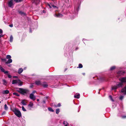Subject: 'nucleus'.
Instances as JSON below:
<instances>
[{"label":"nucleus","mask_w":126,"mask_h":126,"mask_svg":"<svg viewBox=\"0 0 126 126\" xmlns=\"http://www.w3.org/2000/svg\"><path fill=\"white\" fill-rule=\"evenodd\" d=\"M22 110L24 111H26V110L25 109L24 107L23 106H22Z\"/></svg>","instance_id":"34"},{"label":"nucleus","mask_w":126,"mask_h":126,"mask_svg":"<svg viewBox=\"0 0 126 126\" xmlns=\"http://www.w3.org/2000/svg\"><path fill=\"white\" fill-rule=\"evenodd\" d=\"M1 60L3 62H6L7 61V60L6 59L1 58Z\"/></svg>","instance_id":"29"},{"label":"nucleus","mask_w":126,"mask_h":126,"mask_svg":"<svg viewBox=\"0 0 126 126\" xmlns=\"http://www.w3.org/2000/svg\"><path fill=\"white\" fill-rule=\"evenodd\" d=\"M30 32H31V30H30Z\"/></svg>","instance_id":"55"},{"label":"nucleus","mask_w":126,"mask_h":126,"mask_svg":"<svg viewBox=\"0 0 126 126\" xmlns=\"http://www.w3.org/2000/svg\"><path fill=\"white\" fill-rule=\"evenodd\" d=\"M1 102L0 101V103Z\"/></svg>","instance_id":"60"},{"label":"nucleus","mask_w":126,"mask_h":126,"mask_svg":"<svg viewBox=\"0 0 126 126\" xmlns=\"http://www.w3.org/2000/svg\"><path fill=\"white\" fill-rule=\"evenodd\" d=\"M37 101H39V99H37Z\"/></svg>","instance_id":"50"},{"label":"nucleus","mask_w":126,"mask_h":126,"mask_svg":"<svg viewBox=\"0 0 126 126\" xmlns=\"http://www.w3.org/2000/svg\"><path fill=\"white\" fill-rule=\"evenodd\" d=\"M122 117L123 118H126V116H122Z\"/></svg>","instance_id":"44"},{"label":"nucleus","mask_w":126,"mask_h":126,"mask_svg":"<svg viewBox=\"0 0 126 126\" xmlns=\"http://www.w3.org/2000/svg\"><path fill=\"white\" fill-rule=\"evenodd\" d=\"M12 110L18 117H20L21 116V113L18 110L15 108L12 109Z\"/></svg>","instance_id":"1"},{"label":"nucleus","mask_w":126,"mask_h":126,"mask_svg":"<svg viewBox=\"0 0 126 126\" xmlns=\"http://www.w3.org/2000/svg\"><path fill=\"white\" fill-rule=\"evenodd\" d=\"M23 0H19V1H20V2L22 1Z\"/></svg>","instance_id":"51"},{"label":"nucleus","mask_w":126,"mask_h":126,"mask_svg":"<svg viewBox=\"0 0 126 126\" xmlns=\"http://www.w3.org/2000/svg\"><path fill=\"white\" fill-rule=\"evenodd\" d=\"M54 8V9H57V7L56 6H54V5H51Z\"/></svg>","instance_id":"35"},{"label":"nucleus","mask_w":126,"mask_h":126,"mask_svg":"<svg viewBox=\"0 0 126 126\" xmlns=\"http://www.w3.org/2000/svg\"><path fill=\"white\" fill-rule=\"evenodd\" d=\"M48 6H49V7L50 8H51V7L50 5L49 4H48Z\"/></svg>","instance_id":"47"},{"label":"nucleus","mask_w":126,"mask_h":126,"mask_svg":"<svg viewBox=\"0 0 126 126\" xmlns=\"http://www.w3.org/2000/svg\"><path fill=\"white\" fill-rule=\"evenodd\" d=\"M115 68V66H112L111 67L110 69L111 70H112L114 69Z\"/></svg>","instance_id":"36"},{"label":"nucleus","mask_w":126,"mask_h":126,"mask_svg":"<svg viewBox=\"0 0 126 126\" xmlns=\"http://www.w3.org/2000/svg\"><path fill=\"white\" fill-rule=\"evenodd\" d=\"M30 98L33 101H34L35 99V96L33 94H30Z\"/></svg>","instance_id":"5"},{"label":"nucleus","mask_w":126,"mask_h":126,"mask_svg":"<svg viewBox=\"0 0 126 126\" xmlns=\"http://www.w3.org/2000/svg\"><path fill=\"white\" fill-rule=\"evenodd\" d=\"M41 84L43 86V87H46L48 86L46 82L44 83Z\"/></svg>","instance_id":"19"},{"label":"nucleus","mask_w":126,"mask_h":126,"mask_svg":"<svg viewBox=\"0 0 126 126\" xmlns=\"http://www.w3.org/2000/svg\"><path fill=\"white\" fill-rule=\"evenodd\" d=\"M117 73L119 75H123L125 73V72L123 71H119Z\"/></svg>","instance_id":"9"},{"label":"nucleus","mask_w":126,"mask_h":126,"mask_svg":"<svg viewBox=\"0 0 126 126\" xmlns=\"http://www.w3.org/2000/svg\"><path fill=\"white\" fill-rule=\"evenodd\" d=\"M14 1L16 2H20V1H19V0H14Z\"/></svg>","instance_id":"39"},{"label":"nucleus","mask_w":126,"mask_h":126,"mask_svg":"<svg viewBox=\"0 0 126 126\" xmlns=\"http://www.w3.org/2000/svg\"><path fill=\"white\" fill-rule=\"evenodd\" d=\"M9 66H11V65H9Z\"/></svg>","instance_id":"53"},{"label":"nucleus","mask_w":126,"mask_h":126,"mask_svg":"<svg viewBox=\"0 0 126 126\" xmlns=\"http://www.w3.org/2000/svg\"><path fill=\"white\" fill-rule=\"evenodd\" d=\"M121 92L125 94H126V86L124 88L122 89Z\"/></svg>","instance_id":"7"},{"label":"nucleus","mask_w":126,"mask_h":126,"mask_svg":"<svg viewBox=\"0 0 126 126\" xmlns=\"http://www.w3.org/2000/svg\"><path fill=\"white\" fill-rule=\"evenodd\" d=\"M19 13L21 15H25V13H24L23 12H22L21 11H19Z\"/></svg>","instance_id":"32"},{"label":"nucleus","mask_w":126,"mask_h":126,"mask_svg":"<svg viewBox=\"0 0 126 126\" xmlns=\"http://www.w3.org/2000/svg\"><path fill=\"white\" fill-rule=\"evenodd\" d=\"M23 71V69L22 68H20L18 70V73L19 74H20Z\"/></svg>","instance_id":"16"},{"label":"nucleus","mask_w":126,"mask_h":126,"mask_svg":"<svg viewBox=\"0 0 126 126\" xmlns=\"http://www.w3.org/2000/svg\"><path fill=\"white\" fill-rule=\"evenodd\" d=\"M43 12H44V11H43Z\"/></svg>","instance_id":"56"},{"label":"nucleus","mask_w":126,"mask_h":126,"mask_svg":"<svg viewBox=\"0 0 126 126\" xmlns=\"http://www.w3.org/2000/svg\"><path fill=\"white\" fill-rule=\"evenodd\" d=\"M54 16H55L58 17H62L63 16V15L60 14H55Z\"/></svg>","instance_id":"10"},{"label":"nucleus","mask_w":126,"mask_h":126,"mask_svg":"<svg viewBox=\"0 0 126 126\" xmlns=\"http://www.w3.org/2000/svg\"><path fill=\"white\" fill-rule=\"evenodd\" d=\"M118 88L117 86V85L113 86L112 87V90H116Z\"/></svg>","instance_id":"21"},{"label":"nucleus","mask_w":126,"mask_h":126,"mask_svg":"<svg viewBox=\"0 0 126 126\" xmlns=\"http://www.w3.org/2000/svg\"><path fill=\"white\" fill-rule=\"evenodd\" d=\"M63 124L64 125V126H67V124H68L67 122L65 121H64L63 122Z\"/></svg>","instance_id":"23"},{"label":"nucleus","mask_w":126,"mask_h":126,"mask_svg":"<svg viewBox=\"0 0 126 126\" xmlns=\"http://www.w3.org/2000/svg\"><path fill=\"white\" fill-rule=\"evenodd\" d=\"M83 66L82 64H79V67H78V68H82V67Z\"/></svg>","instance_id":"31"},{"label":"nucleus","mask_w":126,"mask_h":126,"mask_svg":"<svg viewBox=\"0 0 126 126\" xmlns=\"http://www.w3.org/2000/svg\"><path fill=\"white\" fill-rule=\"evenodd\" d=\"M21 103L23 105H27V102L24 100H22Z\"/></svg>","instance_id":"12"},{"label":"nucleus","mask_w":126,"mask_h":126,"mask_svg":"<svg viewBox=\"0 0 126 126\" xmlns=\"http://www.w3.org/2000/svg\"><path fill=\"white\" fill-rule=\"evenodd\" d=\"M25 69V68L24 69Z\"/></svg>","instance_id":"59"},{"label":"nucleus","mask_w":126,"mask_h":126,"mask_svg":"<svg viewBox=\"0 0 126 126\" xmlns=\"http://www.w3.org/2000/svg\"><path fill=\"white\" fill-rule=\"evenodd\" d=\"M123 96H121L120 98V99L122 100L123 98Z\"/></svg>","instance_id":"40"},{"label":"nucleus","mask_w":126,"mask_h":126,"mask_svg":"<svg viewBox=\"0 0 126 126\" xmlns=\"http://www.w3.org/2000/svg\"><path fill=\"white\" fill-rule=\"evenodd\" d=\"M13 77L14 78H17V77H16V76H14Z\"/></svg>","instance_id":"49"},{"label":"nucleus","mask_w":126,"mask_h":126,"mask_svg":"<svg viewBox=\"0 0 126 126\" xmlns=\"http://www.w3.org/2000/svg\"><path fill=\"white\" fill-rule=\"evenodd\" d=\"M9 26L12 27H13V25L12 24L10 25H9Z\"/></svg>","instance_id":"43"},{"label":"nucleus","mask_w":126,"mask_h":126,"mask_svg":"<svg viewBox=\"0 0 126 126\" xmlns=\"http://www.w3.org/2000/svg\"><path fill=\"white\" fill-rule=\"evenodd\" d=\"M3 84L4 85H6L7 84L6 81L5 80L3 79Z\"/></svg>","instance_id":"27"},{"label":"nucleus","mask_w":126,"mask_h":126,"mask_svg":"<svg viewBox=\"0 0 126 126\" xmlns=\"http://www.w3.org/2000/svg\"><path fill=\"white\" fill-rule=\"evenodd\" d=\"M12 59H9L8 60L7 62H5V63L7 64H9L11 63L12 62Z\"/></svg>","instance_id":"15"},{"label":"nucleus","mask_w":126,"mask_h":126,"mask_svg":"<svg viewBox=\"0 0 126 126\" xmlns=\"http://www.w3.org/2000/svg\"><path fill=\"white\" fill-rule=\"evenodd\" d=\"M13 0H10L8 3V6L10 7H11L13 5Z\"/></svg>","instance_id":"6"},{"label":"nucleus","mask_w":126,"mask_h":126,"mask_svg":"<svg viewBox=\"0 0 126 126\" xmlns=\"http://www.w3.org/2000/svg\"><path fill=\"white\" fill-rule=\"evenodd\" d=\"M36 93V91H33L32 92V94H34L35 93Z\"/></svg>","instance_id":"41"},{"label":"nucleus","mask_w":126,"mask_h":126,"mask_svg":"<svg viewBox=\"0 0 126 126\" xmlns=\"http://www.w3.org/2000/svg\"><path fill=\"white\" fill-rule=\"evenodd\" d=\"M43 103L45 104L46 103V102H45V101H43Z\"/></svg>","instance_id":"45"},{"label":"nucleus","mask_w":126,"mask_h":126,"mask_svg":"<svg viewBox=\"0 0 126 126\" xmlns=\"http://www.w3.org/2000/svg\"><path fill=\"white\" fill-rule=\"evenodd\" d=\"M9 91L8 90H6L3 91L2 92V93L3 94H9Z\"/></svg>","instance_id":"11"},{"label":"nucleus","mask_w":126,"mask_h":126,"mask_svg":"<svg viewBox=\"0 0 126 126\" xmlns=\"http://www.w3.org/2000/svg\"><path fill=\"white\" fill-rule=\"evenodd\" d=\"M109 97L110 98V99L111 100H112V101H113V100L112 99V96L111 95H110L109 96Z\"/></svg>","instance_id":"37"},{"label":"nucleus","mask_w":126,"mask_h":126,"mask_svg":"<svg viewBox=\"0 0 126 126\" xmlns=\"http://www.w3.org/2000/svg\"><path fill=\"white\" fill-rule=\"evenodd\" d=\"M2 32V30L0 29V34H1Z\"/></svg>","instance_id":"42"},{"label":"nucleus","mask_w":126,"mask_h":126,"mask_svg":"<svg viewBox=\"0 0 126 126\" xmlns=\"http://www.w3.org/2000/svg\"><path fill=\"white\" fill-rule=\"evenodd\" d=\"M3 113H5V112H3Z\"/></svg>","instance_id":"54"},{"label":"nucleus","mask_w":126,"mask_h":126,"mask_svg":"<svg viewBox=\"0 0 126 126\" xmlns=\"http://www.w3.org/2000/svg\"><path fill=\"white\" fill-rule=\"evenodd\" d=\"M74 97L77 98H80V95L79 94H78L77 95H74Z\"/></svg>","instance_id":"17"},{"label":"nucleus","mask_w":126,"mask_h":126,"mask_svg":"<svg viewBox=\"0 0 126 126\" xmlns=\"http://www.w3.org/2000/svg\"><path fill=\"white\" fill-rule=\"evenodd\" d=\"M8 75V77L9 78H12V76L10 75L8 73H7Z\"/></svg>","instance_id":"33"},{"label":"nucleus","mask_w":126,"mask_h":126,"mask_svg":"<svg viewBox=\"0 0 126 126\" xmlns=\"http://www.w3.org/2000/svg\"><path fill=\"white\" fill-rule=\"evenodd\" d=\"M48 110L52 112L54 111V110L51 108H48Z\"/></svg>","instance_id":"26"},{"label":"nucleus","mask_w":126,"mask_h":126,"mask_svg":"<svg viewBox=\"0 0 126 126\" xmlns=\"http://www.w3.org/2000/svg\"><path fill=\"white\" fill-rule=\"evenodd\" d=\"M13 94L14 95H16L17 96H19V95L18 94L16 93H13Z\"/></svg>","instance_id":"28"},{"label":"nucleus","mask_w":126,"mask_h":126,"mask_svg":"<svg viewBox=\"0 0 126 126\" xmlns=\"http://www.w3.org/2000/svg\"><path fill=\"white\" fill-rule=\"evenodd\" d=\"M11 58V56L9 55H7L6 58L7 59H10Z\"/></svg>","instance_id":"25"},{"label":"nucleus","mask_w":126,"mask_h":126,"mask_svg":"<svg viewBox=\"0 0 126 126\" xmlns=\"http://www.w3.org/2000/svg\"><path fill=\"white\" fill-rule=\"evenodd\" d=\"M60 112V110L59 109H56V113L57 114H58L59 113V112Z\"/></svg>","instance_id":"30"},{"label":"nucleus","mask_w":126,"mask_h":126,"mask_svg":"<svg viewBox=\"0 0 126 126\" xmlns=\"http://www.w3.org/2000/svg\"><path fill=\"white\" fill-rule=\"evenodd\" d=\"M119 79L121 82H122L123 83V82H126V77L120 78Z\"/></svg>","instance_id":"4"},{"label":"nucleus","mask_w":126,"mask_h":126,"mask_svg":"<svg viewBox=\"0 0 126 126\" xmlns=\"http://www.w3.org/2000/svg\"><path fill=\"white\" fill-rule=\"evenodd\" d=\"M25 69V68L24 69Z\"/></svg>","instance_id":"58"},{"label":"nucleus","mask_w":126,"mask_h":126,"mask_svg":"<svg viewBox=\"0 0 126 126\" xmlns=\"http://www.w3.org/2000/svg\"><path fill=\"white\" fill-rule=\"evenodd\" d=\"M13 37L11 35L10 36V40H9L10 42H12L13 41Z\"/></svg>","instance_id":"22"},{"label":"nucleus","mask_w":126,"mask_h":126,"mask_svg":"<svg viewBox=\"0 0 126 126\" xmlns=\"http://www.w3.org/2000/svg\"><path fill=\"white\" fill-rule=\"evenodd\" d=\"M33 105V104L31 102H30L29 104L28 105V106L29 107H32Z\"/></svg>","instance_id":"18"},{"label":"nucleus","mask_w":126,"mask_h":126,"mask_svg":"<svg viewBox=\"0 0 126 126\" xmlns=\"http://www.w3.org/2000/svg\"><path fill=\"white\" fill-rule=\"evenodd\" d=\"M118 88L120 87H122V86L123 85V83L122 82H119L118 84H116Z\"/></svg>","instance_id":"8"},{"label":"nucleus","mask_w":126,"mask_h":126,"mask_svg":"<svg viewBox=\"0 0 126 126\" xmlns=\"http://www.w3.org/2000/svg\"><path fill=\"white\" fill-rule=\"evenodd\" d=\"M43 12H44V11H43Z\"/></svg>","instance_id":"57"},{"label":"nucleus","mask_w":126,"mask_h":126,"mask_svg":"<svg viewBox=\"0 0 126 126\" xmlns=\"http://www.w3.org/2000/svg\"><path fill=\"white\" fill-rule=\"evenodd\" d=\"M30 87L31 88H32L33 87V85H31Z\"/></svg>","instance_id":"48"},{"label":"nucleus","mask_w":126,"mask_h":126,"mask_svg":"<svg viewBox=\"0 0 126 126\" xmlns=\"http://www.w3.org/2000/svg\"><path fill=\"white\" fill-rule=\"evenodd\" d=\"M2 36H3V35H2V34H0V38L1 37H2Z\"/></svg>","instance_id":"46"},{"label":"nucleus","mask_w":126,"mask_h":126,"mask_svg":"<svg viewBox=\"0 0 126 126\" xmlns=\"http://www.w3.org/2000/svg\"><path fill=\"white\" fill-rule=\"evenodd\" d=\"M8 108L6 104L4 105V109L6 110H7L8 109Z\"/></svg>","instance_id":"24"},{"label":"nucleus","mask_w":126,"mask_h":126,"mask_svg":"<svg viewBox=\"0 0 126 126\" xmlns=\"http://www.w3.org/2000/svg\"><path fill=\"white\" fill-rule=\"evenodd\" d=\"M0 69L1 71L4 72L5 74H6L8 73V71H5L4 69L2 67H0Z\"/></svg>","instance_id":"13"},{"label":"nucleus","mask_w":126,"mask_h":126,"mask_svg":"<svg viewBox=\"0 0 126 126\" xmlns=\"http://www.w3.org/2000/svg\"><path fill=\"white\" fill-rule=\"evenodd\" d=\"M12 84L18 83L19 85H22V82L19 80H14L12 81Z\"/></svg>","instance_id":"3"},{"label":"nucleus","mask_w":126,"mask_h":126,"mask_svg":"<svg viewBox=\"0 0 126 126\" xmlns=\"http://www.w3.org/2000/svg\"><path fill=\"white\" fill-rule=\"evenodd\" d=\"M18 91L22 94H24L29 93V91L27 89L22 88H19Z\"/></svg>","instance_id":"2"},{"label":"nucleus","mask_w":126,"mask_h":126,"mask_svg":"<svg viewBox=\"0 0 126 126\" xmlns=\"http://www.w3.org/2000/svg\"><path fill=\"white\" fill-rule=\"evenodd\" d=\"M83 75H85V73H83Z\"/></svg>","instance_id":"52"},{"label":"nucleus","mask_w":126,"mask_h":126,"mask_svg":"<svg viewBox=\"0 0 126 126\" xmlns=\"http://www.w3.org/2000/svg\"><path fill=\"white\" fill-rule=\"evenodd\" d=\"M35 83L36 85L41 84V83L40 81H38L35 82Z\"/></svg>","instance_id":"20"},{"label":"nucleus","mask_w":126,"mask_h":126,"mask_svg":"<svg viewBox=\"0 0 126 126\" xmlns=\"http://www.w3.org/2000/svg\"><path fill=\"white\" fill-rule=\"evenodd\" d=\"M61 104L60 103H58V105H57V106H55L56 107H60L61 106Z\"/></svg>","instance_id":"38"},{"label":"nucleus","mask_w":126,"mask_h":126,"mask_svg":"<svg viewBox=\"0 0 126 126\" xmlns=\"http://www.w3.org/2000/svg\"><path fill=\"white\" fill-rule=\"evenodd\" d=\"M40 1L39 0H32V2L35 3L36 4H38Z\"/></svg>","instance_id":"14"}]
</instances>
